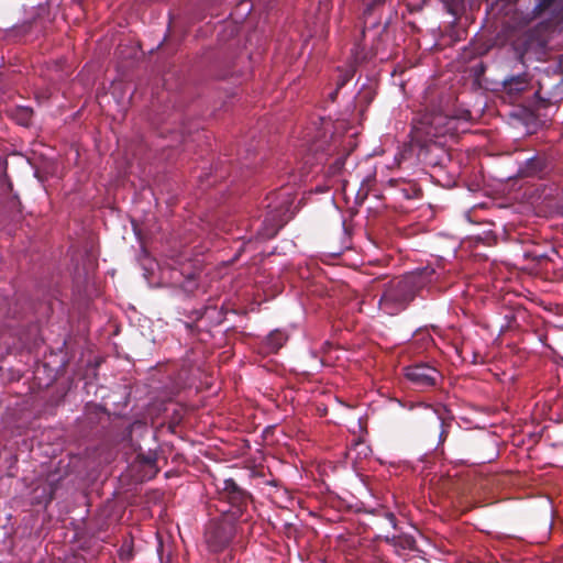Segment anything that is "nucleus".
<instances>
[{
	"mask_svg": "<svg viewBox=\"0 0 563 563\" xmlns=\"http://www.w3.org/2000/svg\"><path fill=\"white\" fill-rule=\"evenodd\" d=\"M435 269L427 266L406 274L384 284L383 294L378 300L379 309L389 316L404 311L416 297H423V291L432 289V283L438 279Z\"/></svg>",
	"mask_w": 563,
	"mask_h": 563,
	"instance_id": "obj_1",
	"label": "nucleus"
},
{
	"mask_svg": "<svg viewBox=\"0 0 563 563\" xmlns=\"http://www.w3.org/2000/svg\"><path fill=\"white\" fill-rule=\"evenodd\" d=\"M222 496L231 505L228 510L230 515L221 521L210 522L206 529L205 539L212 552H220L230 544L236 533L232 520H238L243 515L249 500L247 494L232 478L223 481Z\"/></svg>",
	"mask_w": 563,
	"mask_h": 563,
	"instance_id": "obj_2",
	"label": "nucleus"
},
{
	"mask_svg": "<svg viewBox=\"0 0 563 563\" xmlns=\"http://www.w3.org/2000/svg\"><path fill=\"white\" fill-rule=\"evenodd\" d=\"M456 119L442 112L426 111L417 114L412 120L410 132L411 142L421 150L437 144L435 139L453 133L456 130Z\"/></svg>",
	"mask_w": 563,
	"mask_h": 563,
	"instance_id": "obj_3",
	"label": "nucleus"
},
{
	"mask_svg": "<svg viewBox=\"0 0 563 563\" xmlns=\"http://www.w3.org/2000/svg\"><path fill=\"white\" fill-rule=\"evenodd\" d=\"M266 212L257 239L267 240L274 238L277 232L291 218L292 199L288 189L279 190L267 198Z\"/></svg>",
	"mask_w": 563,
	"mask_h": 563,
	"instance_id": "obj_4",
	"label": "nucleus"
},
{
	"mask_svg": "<svg viewBox=\"0 0 563 563\" xmlns=\"http://www.w3.org/2000/svg\"><path fill=\"white\" fill-rule=\"evenodd\" d=\"M405 376L415 386L427 388L437 384L440 373L428 364H416L405 368Z\"/></svg>",
	"mask_w": 563,
	"mask_h": 563,
	"instance_id": "obj_5",
	"label": "nucleus"
},
{
	"mask_svg": "<svg viewBox=\"0 0 563 563\" xmlns=\"http://www.w3.org/2000/svg\"><path fill=\"white\" fill-rule=\"evenodd\" d=\"M184 255H179L173 261L170 283L179 285L186 291H192L196 287L195 284V271H188L184 261Z\"/></svg>",
	"mask_w": 563,
	"mask_h": 563,
	"instance_id": "obj_6",
	"label": "nucleus"
},
{
	"mask_svg": "<svg viewBox=\"0 0 563 563\" xmlns=\"http://www.w3.org/2000/svg\"><path fill=\"white\" fill-rule=\"evenodd\" d=\"M364 47L356 45L352 51L353 63L345 69L340 70L339 79L336 82V89L330 92L329 97L333 101L338 91L346 85V82L353 77L355 71V65L366 59V55L363 53Z\"/></svg>",
	"mask_w": 563,
	"mask_h": 563,
	"instance_id": "obj_7",
	"label": "nucleus"
},
{
	"mask_svg": "<svg viewBox=\"0 0 563 563\" xmlns=\"http://www.w3.org/2000/svg\"><path fill=\"white\" fill-rule=\"evenodd\" d=\"M385 0H364L366 3V9L364 11V27L362 31L363 37L366 40L372 33L373 38L376 37L380 32L385 31L386 24L382 25L380 22L372 19V10L373 5L384 2Z\"/></svg>",
	"mask_w": 563,
	"mask_h": 563,
	"instance_id": "obj_8",
	"label": "nucleus"
},
{
	"mask_svg": "<svg viewBox=\"0 0 563 563\" xmlns=\"http://www.w3.org/2000/svg\"><path fill=\"white\" fill-rule=\"evenodd\" d=\"M504 86L510 93H518L527 88L528 77L526 74L511 76L504 80Z\"/></svg>",
	"mask_w": 563,
	"mask_h": 563,
	"instance_id": "obj_9",
	"label": "nucleus"
},
{
	"mask_svg": "<svg viewBox=\"0 0 563 563\" xmlns=\"http://www.w3.org/2000/svg\"><path fill=\"white\" fill-rule=\"evenodd\" d=\"M415 407H423L426 409H430L432 410V412L437 416L438 420H440V423H441V432H440V440H444V438L446 437V418L444 416V413L446 412V409L444 407L442 408H434L430 405H427V404H417V405H410L409 409H413Z\"/></svg>",
	"mask_w": 563,
	"mask_h": 563,
	"instance_id": "obj_10",
	"label": "nucleus"
},
{
	"mask_svg": "<svg viewBox=\"0 0 563 563\" xmlns=\"http://www.w3.org/2000/svg\"><path fill=\"white\" fill-rule=\"evenodd\" d=\"M287 339L288 335L286 332L282 330H274L267 335L266 343L271 350L277 351L285 344Z\"/></svg>",
	"mask_w": 563,
	"mask_h": 563,
	"instance_id": "obj_11",
	"label": "nucleus"
},
{
	"mask_svg": "<svg viewBox=\"0 0 563 563\" xmlns=\"http://www.w3.org/2000/svg\"><path fill=\"white\" fill-rule=\"evenodd\" d=\"M20 119L19 122L22 125H27L32 117V110L30 108H21L19 110Z\"/></svg>",
	"mask_w": 563,
	"mask_h": 563,
	"instance_id": "obj_12",
	"label": "nucleus"
},
{
	"mask_svg": "<svg viewBox=\"0 0 563 563\" xmlns=\"http://www.w3.org/2000/svg\"><path fill=\"white\" fill-rule=\"evenodd\" d=\"M157 552L161 563H173L169 553L166 556L164 555V545L162 542L158 544Z\"/></svg>",
	"mask_w": 563,
	"mask_h": 563,
	"instance_id": "obj_13",
	"label": "nucleus"
},
{
	"mask_svg": "<svg viewBox=\"0 0 563 563\" xmlns=\"http://www.w3.org/2000/svg\"><path fill=\"white\" fill-rule=\"evenodd\" d=\"M132 556L131 547L129 544H124L120 549V558L124 561L130 560Z\"/></svg>",
	"mask_w": 563,
	"mask_h": 563,
	"instance_id": "obj_14",
	"label": "nucleus"
},
{
	"mask_svg": "<svg viewBox=\"0 0 563 563\" xmlns=\"http://www.w3.org/2000/svg\"><path fill=\"white\" fill-rule=\"evenodd\" d=\"M344 163H345V157L344 156L338 157L334 161V163L332 164V166H331L332 172L333 173H339L343 168Z\"/></svg>",
	"mask_w": 563,
	"mask_h": 563,
	"instance_id": "obj_15",
	"label": "nucleus"
},
{
	"mask_svg": "<svg viewBox=\"0 0 563 563\" xmlns=\"http://www.w3.org/2000/svg\"><path fill=\"white\" fill-rule=\"evenodd\" d=\"M386 518H387V520L389 521V523H390L394 528H396V518H395L394 514H391V512H386Z\"/></svg>",
	"mask_w": 563,
	"mask_h": 563,
	"instance_id": "obj_16",
	"label": "nucleus"
},
{
	"mask_svg": "<svg viewBox=\"0 0 563 563\" xmlns=\"http://www.w3.org/2000/svg\"><path fill=\"white\" fill-rule=\"evenodd\" d=\"M320 148H321V145L313 143L310 145L309 151L317 153Z\"/></svg>",
	"mask_w": 563,
	"mask_h": 563,
	"instance_id": "obj_17",
	"label": "nucleus"
}]
</instances>
